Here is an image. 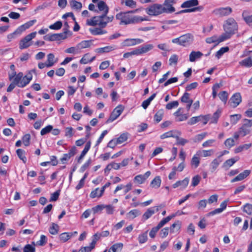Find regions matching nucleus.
<instances>
[{
  "mask_svg": "<svg viewBox=\"0 0 252 252\" xmlns=\"http://www.w3.org/2000/svg\"><path fill=\"white\" fill-rule=\"evenodd\" d=\"M138 10V9H136L127 12H120L116 15V19L119 21L120 25L138 24L143 21H148L147 16L142 17L132 14L137 12Z\"/></svg>",
  "mask_w": 252,
  "mask_h": 252,
  "instance_id": "1",
  "label": "nucleus"
},
{
  "mask_svg": "<svg viewBox=\"0 0 252 252\" xmlns=\"http://www.w3.org/2000/svg\"><path fill=\"white\" fill-rule=\"evenodd\" d=\"M224 33L220 35V41H223L229 39L238 30V25L236 21L232 17L226 19L223 24Z\"/></svg>",
  "mask_w": 252,
  "mask_h": 252,
  "instance_id": "2",
  "label": "nucleus"
},
{
  "mask_svg": "<svg viewBox=\"0 0 252 252\" xmlns=\"http://www.w3.org/2000/svg\"><path fill=\"white\" fill-rule=\"evenodd\" d=\"M114 20L113 16H108L107 14H102L101 15L94 16L91 19L87 20V24L89 26H98L100 28H105L107 24Z\"/></svg>",
  "mask_w": 252,
  "mask_h": 252,
  "instance_id": "3",
  "label": "nucleus"
},
{
  "mask_svg": "<svg viewBox=\"0 0 252 252\" xmlns=\"http://www.w3.org/2000/svg\"><path fill=\"white\" fill-rule=\"evenodd\" d=\"M194 40V36L190 33H187L180 37L174 38L172 42L184 47H187L192 44Z\"/></svg>",
  "mask_w": 252,
  "mask_h": 252,
  "instance_id": "4",
  "label": "nucleus"
},
{
  "mask_svg": "<svg viewBox=\"0 0 252 252\" xmlns=\"http://www.w3.org/2000/svg\"><path fill=\"white\" fill-rule=\"evenodd\" d=\"M146 12L150 16H158L165 12L164 6L161 4L154 3L145 9Z\"/></svg>",
  "mask_w": 252,
  "mask_h": 252,
  "instance_id": "5",
  "label": "nucleus"
},
{
  "mask_svg": "<svg viewBox=\"0 0 252 252\" xmlns=\"http://www.w3.org/2000/svg\"><path fill=\"white\" fill-rule=\"evenodd\" d=\"M36 33V32H32L21 39L19 43V48L24 49L31 46L32 44V40L35 37Z\"/></svg>",
  "mask_w": 252,
  "mask_h": 252,
  "instance_id": "6",
  "label": "nucleus"
},
{
  "mask_svg": "<svg viewBox=\"0 0 252 252\" xmlns=\"http://www.w3.org/2000/svg\"><path fill=\"white\" fill-rule=\"evenodd\" d=\"M251 126H252V120L245 119L243 125L239 129L240 136L244 137L249 134L251 132Z\"/></svg>",
  "mask_w": 252,
  "mask_h": 252,
  "instance_id": "7",
  "label": "nucleus"
},
{
  "mask_svg": "<svg viewBox=\"0 0 252 252\" xmlns=\"http://www.w3.org/2000/svg\"><path fill=\"white\" fill-rule=\"evenodd\" d=\"M209 119V117L208 115H200L191 118L188 123L189 125H193L199 122H201L205 125L208 123Z\"/></svg>",
  "mask_w": 252,
  "mask_h": 252,
  "instance_id": "8",
  "label": "nucleus"
},
{
  "mask_svg": "<svg viewBox=\"0 0 252 252\" xmlns=\"http://www.w3.org/2000/svg\"><path fill=\"white\" fill-rule=\"evenodd\" d=\"M124 110V108L122 105L117 106L113 111L110 117L107 121V123H110L116 120L122 114Z\"/></svg>",
  "mask_w": 252,
  "mask_h": 252,
  "instance_id": "9",
  "label": "nucleus"
},
{
  "mask_svg": "<svg viewBox=\"0 0 252 252\" xmlns=\"http://www.w3.org/2000/svg\"><path fill=\"white\" fill-rule=\"evenodd\" d=\"M232 11V10L231 7H226L216 8L214 10L213 13L216 15L223 17L230 15Z\"/></svg>",
  "mask_w": 252,
  "mask_h": 252,
  "instance_id": "10",
  "label": "nucleus"
},
{
  "mask_svg": "<svg viewBox=\"0 0 252 252\" xmlns=\"http://www.w3.org/2000/svg\"><path fill=\"white\" fill-rule=\"evenodd\" d=\"M143 42V40L140 38H127L121 43L123 47L132 46Z\"/></svg>",
  "mask_w": 252,
  "mask_h": 252,
  "instance_id": "11",
  "label": "nucleus"
},
{
  "mask_svg": "<svg viewBox=\"0 0 252 252\" xmlns=\"http://www.w3.org/2000/svg\"><path fill=\"white\" fill-rule=\"evenodd\" d=\"M182 108H179L173 114L176 122H180L186 121L189 117L188 114H183L182 113Z\"/></svg>",
  "mask_w": 252,
  "mask_h": 252,
  "instance_id": "12",
  "label": "nucleus"
},
{
  "mask_svg": "<svg viewBox=\"0 0 252 252\" xmlns=\"http://www.w3.org/2000/svg\"><path fill=\"white\" fill-rule=\"evenodd\" d=\"M189 181V178L186 177L183 180H179L177 181L172 185V187L174 189L180 188L181 190H184L188 187Z\"/></svg>",
  "mask_w": 252,
  "mask_h": 252,
  "instance_id": "13",
  "label": "nucleus"
},
{
  "mask_svg": "<svg viewBox=\"0 0 252 252\" xmlns=\"http://www.w3.org/2000/svg\"><path fill=\"white\" fill-rule=\"evenodd\" d=\"M177 0H165L162 5L164 6L165 13H172L175 11L173 4L177 2Z\"/></svg>",
  "mask_w": 252,
  "mask_h": 252,
  "instance_id": "14",
  "label": "nucleus"
},
{
  "mask_svg": "<svg viewBox=\"0 0 252 252\" xmlns=\"http://www.w3.org/2000/svg\"><path fill=\"white\" fill-rule=\"evenodd\" d=\"M241 96L240 93L234 94L230 99L229 103L231 107H237L241 102Z\"/></svg>",
  "mask_w": 252,
  "mask_h": 252,
  "instance_id": "15",
  "label": "nucleus"
},
{
  "mask_svg": "<svg viewBox=\"0 0 252 252\" xmlns=\"http://www.w3.org/2000/svg\"><path fill=\"white\" fill-rule=\"evenodd\" d=\"M32 75L31 74V72L29 73L25 76H22V78L20 82L18 83V87L20 88H24L32 80Z\"/></svg>",
  "mask_w": 252,
  "mask_h": 252,
  "instance_id": "16",
  "label": "nucleus"
},
{
  "mask_svg": "<svg viewBox=\"0 0 252 252\" xmlns=\"http://www.w3.org/2000/svg\"><path fill=\"white\" fill-rule=\"evenodd\" d=\"M154 47L153 44H146L136 48L137 56L146 53L152 50Z\"/></svg>",
  "mask_w": 252,
  "mask_h": 252,
  "instance_id": "17",
  "label": "nucleus"
},
{
  "mask_svg": "<svg viewBox=\"0 0 252 252\" xmlns=\"http://www.w3.org/2000/svg\"><path fill=\"white\" fill-rule=\"evenodd\" d=\"M181 133L180 131H179L177 130L173 129V130H171L168 131L167 132H166L163 133L162 134H161L160 136V138L161 139H164L168 138H170V137H173V138H175L177 136V135H181Z\"/></svg>",
  "mask_w": 252,
  "mask_h": 252,
  "instance_id": "18",
  "label": "nucleus"
},
{
  "mask_svg": "<svg viewBox=\"0 0 252 252\" xmlns=\"http://www.w3.org/2000/svg\"><path fill=\"white\" fill-rule=\"evenodd\" d=\"M76 154V148L73 147L71 148L68 153L65 154L61 158V161L63 164H65L66 161L68 160L72 157L74 156Z\"/></svg>",
  "mask_w": 252,
  "mask_h": 252,
  "instance_id": "19",
  "label": "nucleus"
},
{
  "mask_svg": "<svg viewBox=\"0 0 252 252\" xmlns=\"http://www.w3.org/2000/svg\"><path fill=\"white\" fill-rule=\"evenodd\" d=\"M250 174L251 170H245L243 172L239 174L236 177L232 179L231 180V182L234 183L236 182L242 181L248 177Z\"/></svg>",
  "mask_w": 252,
  "mask_h": 252,
  "instance_id": "20",
  "label": "nucleus"
},
{
  "mask_svg": "<svg viewBox=\"0 0 252 252\" xmlns=\"http://www.w3.org/2000/svg\"><path fill=\"white\" fill-rule=\"evenodd\" d=\"M182 222L180 220H176L169 227L171 233L179 234L182 226Z\"/></svg>",
  "mask_w": 252,
  "mask_h": 252,
  "instance_id": "21",
  "label": "nucleus"
},
{
  "mask_svg": "<svg viewBox=\"0 0 252 252\" xmlns=\"http://www.w3.org/2000/svg\"><path fill=\"white\" fill-rule=\"evenodd\" d=\"M158 211V207L156 206L153 208H150L143 215V219L144 220H147L149 219L156 212Z\"/></svg>",
  "mask_w": 252,
  "mask_h": 252,
  "instance_id": "22",
  "label": "nucleus"
},
{
  "mask_svg": "<svg viewBox=\"0 0 252 252\" xmlns=\"http://www.w3.org/2000/svg\"><path fill=\"white\" fill-rule=\"evenodd\" d=\"M97 7L99 12H102L103 14H108L109 12V7L103 1H99L97 2Z\"/></svg>",
  "mask_w": 252,
  "mask_h": 252,
  "instance_id": "23",
  "label": "nucleus"
},
{
  "mask_svg": "<svg viewBox=\"0 0 252 252\" xmlns=\"http://www.w3.org/2000/svg\"><path fill=\"white\" fill-rule=\"evenodd\" d=\"M200 156L196 152L192 157L190 161L191 166L193 168L195 169L199 166L200 164Z\"/></svg>",
  "mask_w": 252,
  "mask_h": 252,
  "instance_id": "24",
  "label": "nucleus"
},
{
  "mask_svg": "<svg viewBox=\"0 0 252 252\" xmlns=\"http://www.w3.org/2000/svg\"><path fill=\"white\" fill-rule=\"evenodd\" d=\"M203 54L200 51H192L189 55V61L190 62H194L200 59Z\"/></svg>",
  "mask_w": 252,
  "mask_h": 252,
  "instance_id": "25",
  "label": "nucleus"
},
{
  "mask_svg": "<svg viewBox=\"0 0 252 252\" xmlns=\"http://www.w3.org/2000/svg\"><path fill=\"white\" fill-rule=\"evenodd\" d=\"M116 49V46H107L102 48H99L95 49V52L99 54L104 53H109L112 51L115 50Z\"/></svg>",
  "mask_w": 252,
  "mask_h": 252,
  "instance_id": "26",
  "label": "nucleus"
},
{
  "mask_svg": "<svg viewBox=\"0 0 252 252\" xmlns=\"http://www.w3.org/2000/svg\"><path fill=\"white\" fill-rule=\"evenodd\" d=\"M104 192L101 189L97 188L91 191L90 196L91 198H100L103 195Z\"/></svg>",
  "mask_w": 252,
  "mask_h": 252,
  "instance_id": "27",
  "label": "nucleus"
},
{
  "mask_svg": "<svg viewBox=\"0 0 252 252\" xmlns=\"http://www.w3.org/2000/svg\"><path fill=\"white\" fill-rule=\"evenodd\" d=\"M103 28H92L89 29V31L91 33L94 35H102L107 33V31L102 30Z\"/></svg>",
  "mask_w": 252,
  "mask_h": 252,
  "instance_id": "28",
  "label": "nucleus"
},
{
  "mask_svg": "<svg viewBox=\"0 0 252 252\" xmlns=\"http://www.w3.org/2000/svg\"><path fill=\"white\" fill-rule=\"evenodd\" d=\"M198 4V0H188L183 2L181 7L182 8H190L197 6Z\"/></svg>",
  "mask_w": 252,
  "mask_h": 252,
  "instance_id": "29",
  "label": "nucleus"
},
{
  "mask_svg": "<svg viewBox=\"0 0 252 252\" xmlns=\"http://www.w3.org/2000/svg\"><path fill=\"white\" fill-rule=\"evenodd\" d=\"M58 62V59H56L55 56L52 53H50L47 56V60L46 63L47 67L53 66Z\"/></svg>",
  "mask_w": 252,
  "mask_h": 252,
  "instance_id": "30",
  "label": "nucleus"
},
{
  "mask_svg": "<svg viewBox=\"0 0 252 252\" xmlns=\"http://www.w3.org/2000/svg\"><path fill=\"white\" fill-rule=\"evenodd\" d=\"M197 153L199 154L200 157H209L212 156L214 153V151L213 149L209 150H198Z\"/></svg>",
  "mask_w": 252,
  "mask_h": 252,
  "instance_id": "31",
  "label": "nucleus"
},
{
  "mask_svg": "<svg viewBox=\"0 0 252 252\" xmlns=\"http://www.w3.org/2000/svg\"><path fill=\"white\" fill-rule=\"evenodd\" d=\"M92 44V40H83L77 44L78 48L81 53V50L83 49L90 47Z\"/></svg>",
  "mask_w": 252,
  "mask_h": 252,
  "instance_id": "32",
  "label": "nucleus"
},
{
  "mask_svg": "<svg viewBox=\"0 0 252 252\" xmlns=\"http://www.w3.org/2000/svg\"><path fill=\"white\" fill-rule=\"evenodd\" d=\"M23 75V74L22 72H19L16 74V72H14L12 73V75H10L9 78L11 80L12 77H14L13 80L14 83L15 85L18 86V83L20 82L22 78Z\"/></svg>",
  "mask_w": 252,
  "mask_h": 252,
  "instance_id": "33",
  "label": "nucleus"
},
{
  "mask_svg": "<svg viewBox=\"0 0 252 252\" xmlns=\"http://www.w3.org/2000/svg\"><path fill=\"white\" fill-rule=\"evenodd\" d=\"M161 180L159 176H157L151 181L150 186L153 188L158 189L160 187Z\"/></svg>",
  "mask_w": 252,
  "mask_h": 252,
  "instance_id": "34",
  "label": "nucleus"
},
{
  "mask_svg": "<svg viewBox=\"0 0 252 252\" xmlns=\"http://www.w3.org/2000/svg\"><path fill=\"white\" fill-rule=\"evenodd\" d=\"M140 211L137 209H133L128 212L126 214V218L128 220H133L139 215H140Z\"/></svg>",
  "mask_w": 252,
  "mask_h": 252,
  "instance_id": "35",
  "label": "nucleus"
},
{
  "mask_svg": "<svg viewBox=\"0 0 252 252\" xmlns=\"http://www.w3.org/2000/svg\"><path fill=\"white\" fill-rule=\"evenodd\" d=\"M91 145V141H88L85 145V148L82 151L80 157L78 158V162H80L82 159L84 158L86 154L89 151Z\"/></svg>",
  "mask_w": 252,
  "mask_h": 252,
  "instance_id": "36",
  "label": "nucleus"
},
{
  "mask_svg": "<svg viewBox=\"0 0 252 252\" xmlns=\"http://www.w3.org/2000/svg\"><path fill=\"white\" fill-rule=\"evenodd\" d=\"M123 248V244L122 243H118L112 245L108 252H120Z\"/></svg>",
  "mask_w": 252,
  "mask_h": 252,
  "instance_id": "37",
  "label": "nucleus"
},
{
  "mask_svg": "<svg viewBox=\"0 0 252 252\" xmlns=\"http://www.w3.org/2000/svg\"><path fill=\"white\" fill-rule=\"evenodd\" d=\"M69 4L71 8L75 10H80L82 8V4L80 2L75 0H71L69 1Z\"/></svg>",
  "mask_w": 252,
  "mask_h": 252,
  "instance_id": "38",
  "label": "nucleus"
},
{
  "mask_svg": "<svg viewBox=\"0 0 252 252\" xmlns=\"http://www.w3.org/2000/svg\"><path fill=\"white\" fill-rule=\"evenodd\" d=\"M239 64L242 66L250 67L252 66V59L249 57L239 62Z\"/></svg>",
  "mask_w": 252,
  "mask_h": 252,
  "instance_id": "39",
  "label": "nucleus"
},
{
  "mask_svg": "<svg viewBox=\"0 0 252 252\" xmlns=\"http://www.w3.org/2000/svg\"><path fill=\"white\" fill-rule=\"evenodd\" d=\"M252 144L251 143L245 144L242 145H240L234 149L235 153H240L244 150H247L251 147Z\"/></svg>",
  "mask_w": 252,
  "mask_h": 252,
  "instance_id": "40",
  "label": "nucleus"
},
{
  "mask_svg": "<svg viewBox=\"0 0 252 252\" xmlns=\"http://www.w3.org/2000/svg\"><path fill=\"white\" fill-rule=\"evenodd\" d=\"M64 52L67 54H71L76 55L80 53L79 49L78 48L77 45L76 46L70 47L66 49Z\"/></svg>",
  "mask_w": 252,
  "mask_h": 252,
  "instance_id": "41",
  "label": "nucleus"
},
{
  "mask_svg": "<svg viewBox=\"0 0 252 252\" xmlns=\"http://www.w3.org/2000/svg\"><path fill=\"white\" fill-rule=\"evenodd\" d=\"M221 113V110L218 109L211 118V123L216 124Z\"/></svg>",
  "mask_w": 252,
  "mask_h": 252,
  "instance_id": "42",
  "label": "nucleus"
},
{
  "mask_svg": "<svg viewBox=\"0 0 252 252\" xmlns=\"http://www.w3.org/2000/svg\"><path fill=\"white\" fill-rule=\"evenodd\" d=\"M101 237L100 233L94 234L92 237V242L90 244V246L93 249L94 248L96 242Z\"/></svg>",
  "mask_w": 252,
  "mask_h": 252,
  "instance_id": "43",
  "label": "nucleus"
},
{
  "mask_svg": "<svg viewBox=\"0 0 252 252\" xmlns=\"http://www.w3.org/2000/svg\"><path fill=\"white\" fill-rule=\"evenodd\" d=\"M156 94H153L149 98L144 100L142 103V107L146 109L151 103V101L155 98Z\"/></svg>",
  "mask_w": 252,
  "mask_h": 252,
  "instance_id": "44",
  "label": "nucleus"
},
{
  "mask_svg": "<svg viewBox=\"0 0 252 252\" xmlns=\"http://www.w3.org/2000/svg\"><path fill=\"white\" fill-rule=\"evenodd\" d=\"M16 153L19 158L22 160L24 163H26L27 158L25 156V151L24 150L19 149L16 150Z\"/></svg>",
  "mask_w": 252,
  "mask_h": 252,
  "instance_id": "45",
  "label": "nucleus"
},
{
  "mask_svg": "<svg viewBox=\"0 0 252 252\" xmlns=\"http://www.w3.org/2000/svg\"><path fill=\"white\" fill-rule=\"evenodd\" d=\"M220 36L218 38L217 36H213L212 37H208L206 39V41L207 43L211 44V43H219L221 42V41H220Z\"/></svg>",
  "mask_w": 252,
  "mask_h": 252,
  "instance_id": "46",
  "label": "nucleus"
},
{
  "mask_svg": "<svg viewBox=\"0 0 252 252\" xmlns=\"http://www.w3.org/2000/svg\"><path fill=\"white\" fill-rule=\"evenodd\" d=\"M239 159V158L238 157H235L233 158H231L227 160L224 163V165L226 167H231L236 162L238 161Z\"/></svg>",
  "mask_w": 252,
  "mask_h": 252,
  "instance_id": "47",
  "label": "nucleus"
},
{
  "mask_svg": "<svg viewBox=\"0 0 252 252\" xmlns=\"http://www.w3.org/2000/svg\"><path fill=\"white\" fill-rule=\"evenodd\" d=\"M164 115V111L162 109L158 110L154 116V120L157 123H159L162 119Z\"/></svg>",
  "mask_w": 252,
  "mask_h": 252,
  "instance_id": "48",
  "label": "nucleus"
},
{
  "mask_svg": "<svg viewBox=\"0 0 252 252\" xmlns=\"http://www.w3.org/2000/svg\"><path fill=\"white\" fill-rule=\"evenodd\" d=\"M59 226L58 224L52 223L49 228V232L52 235H56L58 233Z\"/></svg>",
  "mask_w": 252,
  "mask_h": 252,
  "instance_id": "49",
  "label": "nucleus"
},
{
  "mask_svg": "<svg viewBox=\"0 0 252 252\" xmlns=\"http://www.w3.org/2000/svg\"><path fill=\"white\" fill-rule=\"evenodd\" d=\"M70 238H71L69 232L62 233L59 235V239L60 241L63 243L66 242Z\"/></svg>",
  "mask_w": 252,
  "mask_h": 252,
  "instance_id": "50",
  "label": "nucleus"
},
{
  "mask_svg": "<svg viewBox=\"0 0 252 252\" xmlns=\"http://www.w3.org/2000/svg\"><path fill=\"white\" fill-rule=\"evenodd\" d=\"M57 35H58V40L64 39L71 35V32L68 30H65L63 32L57 33Z\"/></svg>",
  "mask_w": 252,
  "mask_h": 252,
  "instance_id": "51",
  "label": "nucleus"
},
{
  "mask_svg": "<svg viewBox=\"0 0 252 252\" xmlns=\"http://www.w3.org/2000/svg\"><path fill=\"white\" fill-rule=\"evenodd\" d=\"M121 3L132 8L135 7L136 5V2L133 0H121Z\"/></svg>",
  "mask_w": 252,
  "mask_h": 252,
  "instance_id": "52",
  "label": "nucleus"
},
{
  "mask_svg": "<svg viewBox=\"0 0 252 252\" xmlns=\"http://www.w3.org/2000/svg\"><path fill=\"white\" fill-rule=\"evenodd\" d=\"M219 97L224 103H226L228 99V94L226 91H222L219 94Z\"/></svg>",
  "mask_w": 252,
  "mask_h": 252,
  "instance_id": "53",
  "label": "nucleus"
},
{
  "mask_svg": "<svg viewBox=\"0 0 252 252\" xmlns=\"http://www.w3.org/2000/svg\"><path fill=\"white\" fill-rule=\"evenodd\" d=\"M180 135H177V136L175 138L176 139V144L184 146L188 143L189 141L187 139L180 137Z\"/></svg>",
  "mask_w": 252,
  "mask_h": 252,
  "instance_id": "54",
  "label": "nucleus"
},
{
  "mask_svg": "<svg viewBox=\"0 0 252 252\" xmlns=\"http://www.w3.org/2000/svg\"><path fill=\"white\" fill-rule=\"evenodd\" d=\"M32 244L33 246H32L30 244L26 245L23 249V252H35V243L34 242H32Z\"/></svg>",
  "mask_w": 252,
  "mask_h": 252,
  "instance_id": "55",
  "label": "nucleus"
},
{
  "mask_svg": "<svg viewBox=\"0 0 252 252\" xmlns=\"http://www.w3.org/2000/svg\"><path fill=\"white\" fill-rule=\"evenodd\" d=\"M241 118L240 114H234L230 116V122L232 125H235Z\"/></svg>",
  "mask_w": 252,
  "mask_h": 252,
  "instance_id": "56",
  "label": "nucleus"
},
{
  "mask_svg": "<svg viewBox=\"0 0 252 252\" xmlns=\"http://www.w3.org/2000/svg\"><path fill=\"white\" fill-rule=\"evenodd\" d=\"M228 50L229 48L228 47H222L216 53V57L219 59L222 56L224 53L227 52L228 51Z\"/></svg>",
  "mask_w": 252,
  "mask_h": 252,
  "instance_id": "57",
  "label": "nucleus"
},
{
  "mask_svg": "<svg viewBox=\"0 0 252 252\" xmlns=\"http://www.w3.org/2000/svg\"><path fill=\"white\" fill-rule=\"evenodd\" d=\"M244 21L249 25L252 23V15H248L246 11L243 12L242 14Z\"/></svg>",
  "mask_w": 252,
  "mask_h": 252,
  "instance_id": "58",
  "label": "nucleus"
},
{
  "mask_svg": "<svg viewBox=\"0 0 252 252\" xmlns=\"http://www.w3.org/2000/svg\"><path fill=\"white\" fill-rule=\"evenodd\" d=\"M224 144L227 148H230L235 145V140L234 138H229L224 141Z\"/></svg>",
  "mask_w": 252,
  "mask_h": 252,
  "instance_id": "59",
  "label": "nucleus"
},
{
  "mask_svg": "<svg viewBox=\"0 0 252 252\" xmlns=\"http://www.w3.org/2000/svg\"><path fill=\"white\" fill-rule=\"evenodd\" d=\"M127 139V134L126 133L122 134L117 139H116L118 144H121Z\"/></svg>",
  "mask_w": 252,
  "mask_h": 252,
  "instance_id": "60",
  "label": "nucleus"
},
{
  "mask_svg": "<svg viewBox=\"0 0 252 252\" xmlns=\"http://www.w3.org/2000/svg\"><path fill=\"white\" fill-rule=\"evenodd\" d=\"M138 239L140 244L145 243L148 240L147 231L139 235Z\"/></svg>",
  "mask_w": 252,
  "mask_h": 252,
  "instance_id": "61",
  "label": "nucleus"
},
{
  "mask_svg": "<svg viewBox=\"0 0 252 252\" xmlns=\"http://www.w3.org/2000/svg\"><path fill=\"white\" fill-rule=\"evenodd\" d=\"M74 134V129L72 127H67L65 128V136L71 138Z\"/></svg>",
  "mask_w": 252,
  "mask_h": 252,
  "instance_id": "62",
  "label": "nucleus"
},
{
  "mask_svg": "<svg viewBox=\"0 0 252 252\" xmlns=\"http://www.w3.org/2000/svg\"><path fill=\"white\" fill-rule=\"evenodd\" d=\"M179 105L178 101L170 102L166 105L165 108L167 110H171L174 108L177 107Z\"/></svg>",
  "mask_w": 252,
  "mask_h": 252,
  "instance_id": "63",
  "label": "nucleus"
},
{
  "mask_svg": "<svg viewBox=\"0 0 252 252\" xmlns=\"http://www.w3.org/2000/svg\"><path fill=\"white\" fill-rule=\"evenodd\" d=\"M243 211L249 215H252V205L247 204L243 207Z\"/></svg>",
  "mask_w": 252,
  "mask_h": 252,
  "instance_id": "64",
  "label": "nucleus"
}]
</instances>
